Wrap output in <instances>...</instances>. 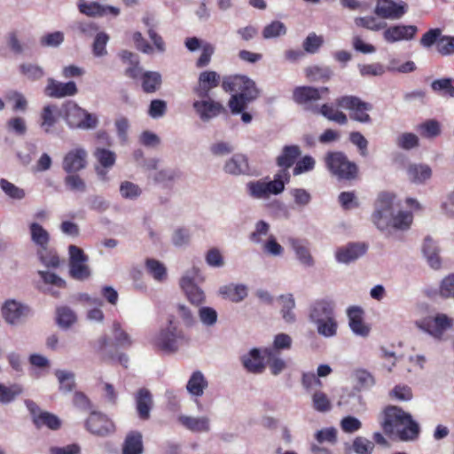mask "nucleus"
Instances as JSON below:
<instances>
[{"mask_svg": "<svg viewBox=\"0 0 454 454\" xmlns=\"http://www.w3.org/2000/svg\"><path fill=\"white\" fill-rule=\"evenodd\" d=\"M395 195L390 192L379 194L372 214V221L377 228L382 231H407L410 229L413 215L411 211H395Z\"/></svg>", "mask_w": 454, "mask_h": 454, "instance_id": "f257e3e1", "label": "nucleus"}, {"mask_svg": "<svg viewBox=\"0 0 454 454\" xmlns=\"http://www.w3.org/2000/svg\"><path fill=\"white\" fill-rule=\"evenodd\" d=\"M225 91L233 92L228 106L233 114L245 110L248 104L254 101L259 96L255 82L246 75H234L225 78L223 82Z\"/></svg>", "mask_w": 454, "mask_h": 454, "instance_id": "f03ea898", "label": "nucleus"}, {"mask_svg": "<svg viewBox=\"0 0 454 454\" xmlns=\"http://www.w3.org/2000/svg\"><path fill=\"white\" fill-rule=\"evenodd\" d=\"M382 427L385 433L395 434L402 441H413L419 434V424L410 413L397 406H388L384 411Z\"/></svg>", "mask_w": 454, "mask_h": 454, "instance_id": "7ed1b4c3", "label": "nucleus"}, {"mask_svg": "<svg viewBox=\"0 0 454 454\" xmlns=\"http://www.w3.org/2000/svg\"><path fill=\"white\" fill-rule=\"evenodd\" d=\"M152 344L166 353H175L190 342L189 336L181 329L172 317L168 325L160 328L152 338Z\"/></svg>", "mask_w": 454, "mask_h": 454, "instance_id": "20e7f679", "label": "nucleus"}, {"mask_svg": "<svg viewBox=\"0 0 454 454\" xmlns=\"http://www.w3.org/2000/svg\"><path fill=\"white\" fill-rule=\"evenodd\" d=\"M290 175L286 170H279L274 175V178L250 181L246 189L249 197L254 200H266L270 195H278L285 190V185L289 182Z\"/></svg>", "mask_w": 454, "mask_h": 454, "instance_id": "39448f33", "label": "nucleus"}, {"mask_svg": "<svg viewBox=\"0 0 454 454\" xmlns=\"http://www.w3.org/2000/svg\"><path fill=\"white\" fill-rule=\"evenodd\" d=\"M61 113L71 129H92L98 122L97 115L88 113L73 101L64 104Z\"/></svg>", "mask_w": 454, "mask_h": 454, "instance_id": "423d86ee", "label": "nucleus"}, {"mask_svg": "<svg viewBox=\"0 0 454 454\" xmlns=\"http://www.w3.org/2000/svg\"><path fill=\"white\" fill-rule=\"evenodd\" d=\"M336 105L350 112L352 120L361 123H370L372 119L368 112L372 109L371 104L363 101L360 98L352 95H346L336 99Z\"/></svg>", "mask_w": 454, "mask_h": 454, "instance_id": "0eeeda50", "label": "nucleus"}, {"mask_svg": "<svg viewBox=\"0 0 454 454\" xmlns=\"http://www.w3.org/2000/svg\"><path fill=\"white\" fill-rule=\"evenodd\" d=\"M325 164L330 172L339 179H353L356 177L357 167L349 161L340 152L329 153L325 156Z\"/></svg>", "mask_w": 454, "mask_h": 454, "instance_id": "6e6552de", "label": "nucleus"}, {"mask_svg": "<svg viewBox=\"0 0 454 454\" xmlns=\"http://www.w3.org/2000/svg\"><path fill=\"white\" fill-rule=\"evenodd\" d=\"M419 326L433 338L442 340L444 333L454 326V317L444 313H436L424 318Z\"/></svg>", "mask_w": 454, "mask_h": 454, "instance_id": "1a4fd4ad", "label": "nucleus"}, {"mask_svg": "<svg viewBox=\"0 0 454 454\" xmlns=\"http://www.w3.org/2000/svg\"><path fill=\"white\" fill-rule=\"evenodd\" d=\"M69 274L76 280L83 281L90 278V270L88 265L89 258L83 250L74 245L68 247Z\"/></svg>", "mask_w": 454, "mask_h": 454, "instance_id": "9d476101", "label": "nucleus"}, {"mask_svg": "<svg viewBox=\"0 0 454 454\" xmlns=\"http://www.w3.org/2000/svg\"><path fill=\"white\" fill-rule=\"evenodd\" d=\"M29 314V307L14 299L6 300L1 307L4 320L12 326L22 324Z\"/></svg>", "mask_w": 454, "mask_h": 454, "instance_id": "9b49d317", "label": "nucleus"}, {"mask_svg": "<svg viewBox=\"0 0 454 454\" xmlns=\"http://www.w3.org/2000/svg\"><path fill=\"white\" fill-rule=\"evenodd\" d=\"M335 315V302L329 298L317 299L309 304L308 309V318L312 325Z\"/></svg>", "mask_w": 454, "mask_h": 454, "instance_id": "f8f14e48", "label": "nucleus"}, {"mask_svg": "<svg viewBox=\"0 0 454 454\" xmlns=\"http://www.w3.org/2000/svg\"><path fill=\"white\" fill-rule=\"evenodd\" d=\"M328 93V87L301 86L294 90L293 98L297 104L302 105L307 110L310 111V107L316 106L314 102L321 99Z\"/></svg>", "mask_w": 454, "mask_h": 454, "instance_id": "ddd939ff", "label": "nucleus"}, {"mask_svg": "<svg viewBox=\"0 0 454 454\" xmlns=\"http://www.w3.org/2000/svg\"><path fill=\"white\" fill-rule=\"evenodd\" d=\"M288 245L298 263L304 268H313L316 264L310 249V243L305 239L289 238Z\"/></svg>", "mask_w": 454, "mask_h": 454, "instance_id": "4468645a", "label": "nucleus"}, {"mask_svg": "<svg viewBox=\"0 0 454 454\" xmlns=\"http://www.w3.org/2000/svg\"><path fill=\"white\" fill-rule=\"evenodd\" d=\"M192 107L200 119L204 122L209 121L225 112L224 106L221 103L210 98L209 96L195 100L192 103Z\"/></svg>", "mask_w": 454, "mask_h": 454, "instance_id": "2eb2a0df", "label": "nucleus"}, {"mask_svg": "<svg viewBox=\"0 0 454 454\" xmlns=\"http://www.w3.org/2000/svg\"><path fill=\"white\" fill-rule=\"evenodd\" d=\"M176 420L180 426L192 433L207 434L211 431L212 422L207 415L192 416L180 414Z\"/></svg>", "mask_w": 454, "mask_h": 454, "instance_id": "dca6fc26", "label": "nucleus"}, {"mask_svg": "<svg viewBox=\"0 0 454 454\" xmlns=\"http://www.w3.org/2000/svg\"><path fill=\"white\" fill-rule=\"evenodd\" d=\"M85 427L91 434L106 436L114 432V424L104 414L92 412L86 420Z\"/></svg>", "mask_w": 454, "mask_h": 454, "instance_id": "f3484780", "label": "nucleus"}, {"mask_svg": "<svg viewBox=\"0 0 454 454\" xmlns=\"http://www.w3.org/2000/svg\"><path fill=\"white\" fill-rule=\"evenodd\" d=\"M417 32L418 27L413 25H393L386 27L382 35L387 43H395L413 39Z\"/></svg>", "mask_w": 454, "mask_h": 454, "instance_id": "a211bd4d", "label": "nucleus"}, {"mask_svg": "<svg viewBox=\"0 0 454 454\" xmlns=\"http://www.w3.org/2000/svg\"><path fill=\"white\" fill-rule=\"evenodd\" d=\"M366 251L367 246L364 243H348L336 249L335 260L339 263L349 264L362 257Z\"/></svg>", "mask_w": 454, "mask_h": 454, "instance_id": "6ab92c4d", "label": "nucleus"}, {"mask_svg": "<svg viewBox=\"0 0 454 454\" xmlns=\"http://www.w3.org/2000/svg\"><path fill=\"white\" fill-rule=\"evenodd\" d=\"M88 153L82 147L70 150L63 159V168L67 173H74L83 169L87 164Z\"/></svg>", "mask_w": 454, "mask_h": 454, "instance_id": "aec40b11", "label": "nucleus"}, {"mask_svg": "<svg viewBox=\"0 0 454 454\" xmlns=\"http://www.w3.org/2000/svg\"><path fill=\"white\" fill-rule=\"evenodd\" d=\"M364 310L358 306H352L347 309L348 326L352 333L360 337H367L370 326L364 322Z\"/></svg>", "mask_w": 454, "mask_h": 454, "instance_id": "412c9836", "label": "nucleus"}, {"mask_svg": "<svg viewBox=\"0 0 454 454\" xmlns=\"http://www.w3.org/2000/svg\"><path fill=\"white\" fill-rule=\"evenodd\" d=\"M44 93L50 98H61L75 95L77 87L74 82H61L53 78H49Z\"/></svg>", "mask_w": 454, "mask_h": 454, "instance_id": "4be33fe9", "label": "nucleus"}, {"mask_svg": "<svg viewBox=\"0 0 454 454\" xmlns=\"http://www.w3.org/2000/svg\"><path fill=\"white\" fill-rule=\"evenodd\" d=\"M220 83V75L215 71H204L199 75L198 85L194 92L200 98H207L212 89L216 88Z\"/></svg>", "mask_w": 454, "mask_h": 454, "instance_id": "5701e85b", "label": "nucleus"}, {"mask_svg": "<svg viewBox=\"0 0 454 454\" xmlns=\"http://www.w3.org/2000/svg\"><path fill=\"white\" fill-rule=\"evenodd\" d=\"M374 12L383 19L397 20L405 13V6L391 0H379Z\"/></svg>", "mask_w": 454, "mask_h": 454, "instance_id": "b1692460", "label": "nucleus"}, {"mask_svg": "<svg viewBox=\"0 0 454 454\" xmlns=\"http://www.w3.org/2000/svg\"><path fill=\"white\" fill-rule=\"evenodd\" d=\"M263 349L254 348L241 357L242 364L247 371L252 373H261L264 370Z\"/></svg>", "mask_w": 454, "mask_h": 454, "instance_id": "393cba45", "label": "nucleus"}, {"mask_svg": "<svg viewBox=\"0 0 454 454\" xmlns=\"http://www.w3.org/2000/svg\"><path fill=\"white\" fill-rule=\"evenodd\" d=\"M223 170L232 176L247 175L249 165L247 156L241 153L232 155L224 163Z\"/></svg>", "mask_w": 454, "mask_h": 454, "instance_id": "a878e982", "label": "nucleus"}, {"mask_svg": "<svg viewBox=\"0 0 454 454\" xmlns=\"http://www.w3.org/2000/svg\"><path fill=\"white\" fill-rule=\"evenodd\" d=\"M208 387V382L200 371H195L190 376L186 383V390L192 398H199L204 395Z\"/></svg>", "mask_w": 454, "mask_h": 454, "instance_id": "bb28decb", "label": "nucleus"}, {"mask_svg": "<svg viewBox=\"0 0 454 454\" xmlns=\"http://www.w3.org/2000/svg\"><path fill=\"white\" fill-rule=\"evenodd\" d=\"M310 111L314 114H321L329 121L340 125H344L348 122V117L344 113L335 109L333 106L328 104H324L321 106H312L310 107Z\"/></svg>", "mask_w": 454, "mask_h": 454, "instance_id": "cd10ccee", "label": "nucleus"}, {"mask_svg": "<svg viewBox=\"0 0 454 454\" xmlns=\"http://www.w3.org/2000/svg\"><path fill=\"white\" fill-rule=\"evenodd\" d=\"M59 114V107L56 105H47L43 106L41 113L40 127L45 133H52L53 127L58 121Z\"/></svg>", "mask_w": 454, "mask_h": 454, "instance_id": "c85d7f7f", "label": "nucleus"}, {"mask_svg": "<svg viewBox=\"0 0 454 454\" xmlns=\"http://www.w3.org/2000/svg\"><path fill=\"white\" fill-rule=\"evenodd\" d=\"M152 406L153 397L151 393L145 388L139 389L136 395V407L141 419L150 418Z\"/></svg>", "mask_w": 454, "mask_h": 454, "instance_id": "c756f323", "label": "nucleus"}, {"mask_svg": "<svg viewBox=\"0 0 454 454\" xmlns=\"http://www.w3.org/2000/svg\"><path fill=\"white\" fill-rule=\"evenodd\" d=\"M408 178L414 184H423L430 179L432 169L427 164H411L407 168Z\"/></svg>", "mask_w": 454, "mask_h": 454, "instance_id": "7c9ffc66", "label": "nucleus"}, {"mask_svg": "<svg viewBox=\"0 0 454 454\" xmlns=\"http://www.w3.org/2000/svg\"><path fill=\"white\" fill-rule=\"evenodd\" d=\"M142 434L138 431L129 432L124 441L122 454L143 453Z\"/></svg>", "mask_w": 454, "mask_h": 454, "instance_id": "2f4dec72", "label": "nucleus"}, {"mask_svg": "<svg viewBox=\"0 0 454 454\" xmlns=\"http://www.w3.org/2000/svg\"><path fill=\"white\" fill-rule=\"evenodd\" d=\"M301 151L297 145H286L281 154L277 158V163L282 168L281 170H286L293 166L295 160L300 156Z\"/></svg>", "mask_w": 454, "mask_h": 454, "instance_id": "473e14b6", "label": "nucleus"}, {"mask_svg": "<svg viewBox=\"0 0 454 454\" xmlns=\"http://www.w3.org/2000/svg\"><path fill=\"white\" fill-rule=\"evenodd\" d=\"M422 251L430 267L439 269L441 266L439 249L436 243L431 238L425 239Z\"/></svg>", "mask_w": 454, "mask_h": 454, "instance_id": "72a5a7b5", "label": "nucleus"}, {"mask_svg": "<svg viewBox=\"0 0 454 454\" xmlns=\"http://www.w3.org/2000/svg\"><path fill=\"white\" fill-rule=\"evenodd\" d=\"M313 325L315 326L317 334L324 338L330 339L337 335L339 324L336 315L330 318H326L325 320H321Z\"/></svg>", "mask_w": 454, "mask_h": 454, "instance_id": "f704fd0d", "label": "nucleus"}, {"mask_svg": "<svg viewBox=\"0 0 454 454\" xmlns=\"http://www.w3.org/2000/svg\"><path fill=\"white\" fill-rule=\"evenodd\" d=\"M29 232L32 242L37 248H43L49 246L50 234L38 223L33 222L29 224Z\"/></svg>", "mask_w": 454, "mask_h": 454, "instance_id": "c9c22d12", "label": "nucleus"}, {"mask_svg": "<svg viewBox=\"0 0 454 454\" xmlns=\"http://www.w3.org/2000/svg\"><path fill=\"white\" fill-rule=\"evenodd\" d=\"M141 86L145 93H153L159 90L161 84V75L156 71H145L141 74Z\"/></svg>", "mask_w": 454, "mask_h": 454, "instance_id": "e433bc0d", "label": "nucleus"}, {"mask_svg": "<svg viewBox=\"0 0 454 454\" xmlns=\"http://www.w3.org/2000/svg\"><path fill=\"white\" fill-rule=\"evenodd\" d=\"M219 293L233 302H239L247 296V287L245 285H227L220 287Z\"/></svg>", "mask_w": 454, "mask_h": 454, "instance_id": "4c0bfd02", "label": "nucleus"}, {"mask_svg": "<svg viewBox=\"0 0 454 454\" xmlns=\"http://www.w3.org/2000/svg\"><path fill=\"white\" fill-rule=\"evenodd\" d=\"M416 130L422 137L427 139H434L440 136L442 132L440 122L434 119L418 124Z\"/></svg>", "mask_w": 454, "mask_h": 454, "instance_id": "58836bf2", "label": "nucleus"}, {"mask_svg": "<svg viewBox=\"0 0 454 454\" xmlns=\"http://www.w3.org/2000/svg\"><path fill=\"white\" fill-rule=\"evenodd\" d=\"M24 392L23 387L19 383L9 386L0 383V403L9 404Z\"/></svg>", "mask_w": 454, "mask_h": 454, "instance_id": "ea45409f", "label": "nucleus"}, {"mask_svg": "<svg viewBox=\"0 0 454 454\" xmlns=\"http://www.w3.org/2000/svg\"><path fill=\"white\" fill-rule=\"evenodd\" d=\"M279 299L282 303L280 312L284 321L288 324L295 322V300L294 295L292 294H283L279 296Z\"/></svg>", "mask_w": 454, "mask_h": 454, "instance_id": "a19ab883", "label": "nucleus"}, {"mask_svg": "<svg viewBox=\"0 0 454 454\" xmlns=\"http://www.w3.org/2000/svg\"><path fill=\"white\" fill-rule=\"evenodd\" d=\"M266 363L272 375L278 376L282 373L286 368L287 364L286 360L281 357L280 354L274 353V351H264Z\"/></svg>", "mask_w": 454, "mask_h": 454, "instance_id": "79ce46f5", "label": "nucleus"}, {"mask_svg": "<svg viewBox=\"0 0 454 454\" xmlns=\"http://www.w3.org/2000/svg\"><path fill=\"white\" fill-rule=\"evenodd\" d=\"M305 75L310 82H327L333 76V70L329 67L312 66L305 68Z\"/></svg>", "mask_w": 454, "mask_h": 454, "instance_id": "37998d69", "label": "nucleus"}, {"mask_svg": "<svg viewBox=\"0 0 454 454\" xmlns=\"http://www.w3.org/2000/svg\"><path fill=\"white\" fill-rule=\"evenodd\" d=\"M197 314L200 323L207 329L213 328L217 324L218 313L212 307L200 306Z\"/></svg>", "mask_w": 454, "mask_h": 454, "instance_id": "c03bdc74", "label": "nucleus"}, {"mask_svg": "<svg viewBox=\"0 0 454 454\" xmlns=\"http://www.w3.org/2000/svg\"><path fill=\"white\" fill-rule=\"evenodd\" d=\"M147 272L157 282H164L168 278L167 268L161 262L156 259H147L145 262Z\"/></svg>", "mask_w": 454, "mask_h": 454, "instance_id": "a18cd8bd", "label": "nucleus"}, {"mask_svg": "<svg viewBox=\"0 0 454 454\" xmlns=\"http://www.w3.org/2000/svg\"><path fill=\"white\" fill-rule=\"evenodd\" d=\"M77 7L79 12L88 17H103L106 15V8L104 5L98 2H86L84 0H79L77 2Z\"/></svg>", "mask_w": 454, "mask_h": 454, "instance_id": "49530a36", "label": "nucleus"}, {"mask_svg": "<svg viewBox=\"0 0 454 454\" xmlns=\"http://www.w3.org/2000/svg\"><path fill=\"white\" fill-rule=\"evenodd\" d=\"M180 287L192 305L200 306L205 302V292L197 284L181 286Z\"/></svg>", "mask_w": 454, "mask_h": 454, "instance_id": "de8ad7c7", "label": "nucleus"}, {"mask_svg": "<svg viewBox=\"0 0 454 454\" xmlns=\"http://www.w3.org/2000/svg\"><path fill=\"white\" fill-rule=\"evenodd\" d=\"M157 184L167 186L179 177V171L172 168H164L150 175Z\"/></svg>", "mask_w": 454, "mask_h": 454, "instance_id": "09e8293b", "label": "nucleus"}, {"mask_svg": "<svg viewBox=\"0 0 454 454\" xmlns=\"http://www.w3.org/2000/svg\"><path fill=\"white\" fill-rule=\"evenodd\" d=\"M54 374L58 380L60 391L69 393L74 388L75 376L73 372L67 370H56Z\"/></svg>", "mask_w": 454, "mask_h": 454, "instance_id": "8fccbe9b", "label": "nucleus"}, {"mask_svg": "<svg viewBox=\"0 0 454 454\" xmlns=\"http://www.w3.org/2000/svg\"><path fill=\"white\" fill-rule=\"evenodd\" d=\"M293 339L287 333H278L274 336L272 346L263 348L264 351H274V353L280 354L283 350H289L292 347Z\"/></svg>", "mask_w": 454, "mask_h": 454, "instance_id": "3c124183", "label": "nucleus"}, {"mask_svg": "<svg viewBox=\"0 0 454 454\" xmlns=\"http://www.w3.org/2000/svg\"><path fill=\"white\" fill-rule=\"evenodd\" d=\"M76 320V314L69 307L62 306L57 309V323L59 327L68 329Z\"/></svg>", "mask_w": 454, "mask_h": 454, "instance_id": "603ef678", "label": "nucleus"}, {"mask_svg": "<svg viewBox=\"0 0 454 454\" xmlns=\"http://www.w3.org/2000/svg\"><path fill=\"white\" fill-rule=\"evenodd\" d=\"M0 189L10 199L21 200L26 197L24 189L17 186L5 178H0Z\"/></svg>", "mask_w": 454, "mask_h": 454, "instance_id": "864d4df0", "label": "nucleus"}, {"mask_svg": "<svg viewBox=\"0 0 454 454\" xmlns=\"http://www.w3.org/2000/svg\"><path fill=\"white\" fill-rule=\"evenodd\" d=\"M287 28L286 25L279 20H273L266 25L262 30V37L264 39H275L286 34Z\"/></svg>", "mask_w": 454, "mask_h": 454, "instance_id": "5fc2aeb1", "label": "nucleus"}, {"mask_svg": "<svg viewBox=\"0 0 454 454\" xmlns=\"http://www.w3.org/2000/svg\"><path fill=\"white\" fill-rule=\"evenodd\" d=\"M119 192L121 198L128 200H136L142 194L141 187L130 181L121 182L120 184Z\"/></svg>", "mask_w": 454, "mask_h": 454, "instance_id": "6e6d98bb", "label": "nucleus"}, {"mask_svg": "<svg viewBox=\"0 0 454 454\" xmlns=\"http://www.w3.org/2000/svg\"><path fill=\"white\" fill-rule=\"evenodd\" d=\"M312 407L318 412H328L332 409V403L327 395L316 390L311 395Z\"/></svg>", "mask_w": 454, "mask_h": 454, "instance_id": "4d7b16f0", "label": "nucleus"}, {"mask_svg": "<svg viewBox=\"0 0 454 454\" xmlns=\"http://www.w3.org/2000/svg\"><path fill=\"white\" fill-rule=\"evenodd\" d=\"M353 377L359 389H369L375 385L373 375L367 370L359 368L353 372Z\"/></svg>", "mask_w": 454, "mask_h": 454, "instance_id": "13d9d810", "label": "nucleus"}, {"mask_svg": "<svg viewBox=\"0 0 454 454\" xmlns=\"http://www.w3.org/2000/svg\"><path fill=\"white\" fill-rule=\"evenodd\" d=\"M35 424L37 427L45 426L51 430H57L60 427L61 421L56 415L48 411H43L39 412V417L35 418Z\"/></svg>", "mask_w": 454, "mask_h": 454, "instance_id": "bf43d9fd", "label": "nucleus"}, {"mask_svg": "<svg viewBox=\"0 0 454 454\" xmlns=\"http://www.w3.org/2000/svg\"><path fill=\"white\" fill-rule=\"evenodd\" d=\"M94 156L99 165L105 168H112L116 160V155L113 151L101 146L96 147Z\"/></svg>", "mask_w": 454, "mask_h": 454, "instance_id": "052dcab7", "label": "nucleus"}, {"mask_svg": "<svg viewBox=\"0 0 454 454\" xmlns=\"http://www.w3.org/2000/svg\"><path fill=\"white\" fill-rule=\"evenodd\" d=\"M109 41V35L106 32H98L96 34L93 43L92 52L97 58L107 55L106 44Z\"/></svg>", "mask_w": 454, "mask_h": 454, "instance_id": "680f3d73", "label": "nucleus"}, {"mask_svg": "<svg viewBox=\"0 0 454 454\" xmlns=\"http://www.w3.org/2000/svg\"><path fill=\"white\" fill-rule=\"evenodd\" d=\"M354 21L357 27H364L372 31H379L387 27L386 22L379 20L373 16L357 17Z\"/></svg>", "mask_w": 454, "mask_h": 454, "instance_id": "e2e57ef3", "label": "nucleus"}, {"mask_svg": "<svg viewBox=\"0 0 454 454\" xmlns=\"http://www.w3.org/2000/svg\"><path fill=\"white\" fill-rule=\"evenodd\" d=\"M294 205L299 208H304L311 202L312 196L309 192L303 188H293L289 191Z\"/></svg>", "mask_w": 454, "mask_h": 454, "instance_id": "0e129e2a", "label": "nucleus"}, {"mask_svg": "<svg viewBox=\"0 0 454 454\" xmlns=\"http://www.w3.org/2000/svg\"><path fill=\"white\" fill-rule=\"evenodd\" d=\"M6 129L9 132L16 136L23 137L27 131V121L20 116L12 117L6 122Z\"/></svg>", "mask_w": 454, "mask_h": 454, "instance_id": "69168bd1", "label": "nucleus"}, {"mask_svg": "<svg viewBox=\"0 0 454 454\" xmlns=\"http://www.w3.org/2000/svg\"><path fill=\"white\" fill-rule=\"evenodd\" d=\"M176 314L186 327H192L197 323L192 309L184 303L176 304Z\"/></svg>", "mask_w": 454, "mask_h": 454, "instance_id": "338daca9", "label": "nucleus"}, {"mask_svg": "<svg viewBox=\"0 0 454 454\" xmlns=\"http://www.w3.org/2000/svg\"><path fill=\"white\" fill-rule=\"evenodd\" d=\"M37 255L41 262L46 267L56 268L59 264L57 254L49 246L43 248H37Z\"/></svg>", "mask_w": 454, "mask_h": 454, "instance_id": "774afa93", "label": "nucleus"}]
</instances>
